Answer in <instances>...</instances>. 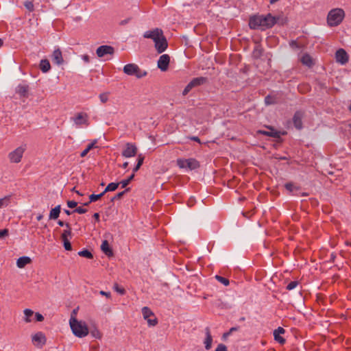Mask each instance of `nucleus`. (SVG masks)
Returning a JSON list of instances; mask_svg holds the SVG:
<instances>
[{
    "label": "nucleus",
    "instance_id": "f257e3e1",
    "mask_svg": "<svg viewBox=\"0 0 351 351\" xmlns=\"http://www.w3.org/2000/svg\"><path fill=\"white\" fill-rule=\"evenodd\" d=\"M69 324L73 333L76 337L82 338L88 335V328L84 322L78 321L76 318L71 316L69 320Z\"/></svg>",
    "mask_w": 351,
    "mask_h": 351
},
{
    "label": "nucleus",
    "instance_id": "f03ea898",
    "mask_svg": "<svg viewBox=\"0 0 351 351\" xmlns=\"http://www.w3.org/2000/svg\"><path fill=\"white\" fill-rule=\"evenodd\" d=\"M345 17V12L341 8L332 9L328 14L327 23L330 27L339 25Z\"/></svg>",
    "mask_w": 351,
    "mask_h": 351
},
{
    "label": "nucleus",
    "instance_id": "7ed1b4c3",
    "mask_svg": "<svg viewBox=\"0 0 351 351\" xmlns=\"http://www.w3.org/2000/svg\"><path fill=\"white\" fill-rule=\"evenodd\" d=\"M123 72L128 75H134L137 78H141L147 75V72L141 70L139 66L133 63L128 64L123 66Z\"/></svg>",
    "mask_w": 351,
    "mask_h": 351
},
{
    "label": "nucleus",
    "instance_id": "20e7f679",
    "mask_svg": "<svg viewBox=\"0 0 351 351\" xmlns=\"http://www.w3.org/2000/svg\"><path fill=\"white\" fill-rule=\"evenodd\" d=\"M287 18L283 15L274 16L271 14L265 16V27H271L275 24L283 25L287 23Z\"/></svg>",
    "mask_w": 351,
    "mask_h": 351
},
{
    "label": "nucleus",
    "instance_id": "39448f33",
    "mask_svg": "<svg viewBox=\"0 0 351 351\" xmlns=\"http://www.w3.org/2000/svg\"><path fill=\"white\" fill-rule=\"evenodd\" d=\"M265 128L268 130H265V136L272 137L274 141V147H277L282 142L281 136L287 134L285 131H278L273 128L265 125Z\"/></svg>",
    "mask_w": 351,
    "mask_h": 351
},
{
    "label": "nucleus",
    "instance_id": "423d86ee",
    "mask_svg": "<svg viewBox=\"0 0 351 351\" xmlns=\"http://www.w3.org/2000/svg\"><path fill=\"white\" fill-rule=\"evenodd\" d=\"M177 165L181 169H188L189 170H194L199 167V162L194 158H178Z\"/></svg>",
    "mask_w": 351,
    "mask_h": 351
},
{
    "label": "nucleus",
    "instance_id": "0eeeda50",
    "mask_svg": "<svg viewBox=\"0 0 351 351\" xmlns=\"http://www.w3.org/2000/svg\"><path fill=\"white\" fill-rule=\"evenodd\" d=\"M25 150V145L20 146L10 152L8 156L10 162L15 163L19 162L23 157Z\"/></svg>",
    "mask_w": 351,
    "mask_h": 351
},
{
    "label": "nucleus",
    "instance_id": "6e6552de",
    "mask_svg": "<svg viewBox=\"0 0 351 351\" xmlns=\"http://www.w3.org/2000/svg\"><path fill=\"white\" fill-rule=\"evenodd\" d=\"M263 25V16L254 15L250 17L249 25L251 29H261Z\"/></svg>",
    "mask_w": 351,
    "mask_h": 351
},
{
    "label": "nucleus",
    "instance_id": "1a4fd4ad",
    "mask_svg": "<svg viewBox=\"0 0 351 351\" xmlns=\"http://www.w3.org/2000/svg\"><path fill=\"white\" fill-rule=\"evenodd\" d=\"M71 119L74 122L77 127H80L82 125H88V116L85 113H77L75 117H71Z\"/></svg>",
    "mask_w": 351,
    "mask_h": 351
},
{
    "label": "nucleus",
    "instance_id": "9d476101",
    "mask_svg": "<svg viewBox=\"0 0 351 351\" xmlns=\"http://www.w3.org/2000/svg\"><path fill=\"white\" fill-rule=\"evenodd\" d=\"M137 152V147L135 145L128 143L122 151V156L125 158H131L134 156Z\"/></svg>",
    "mask_w": 351,
    "mask_h": 351
},
{
    "label": "nucleus",
    "instance_id": "9b49d317",
    "mask_svg": "<svg viewBox=\"0 0 351 351\" xmlns=\"http://www.w3.org/2000/svg\"><path fill=\"white\" fill-rule=\"evenodd\" d=\"M32 343L34 346L41 348L46 343V337L42 332H38L32 336Z\"/></svg>",
    "mask_w": 351,
    "mask_h": 351
},
{
    "label": "nucleus",
    "instance_id": "f8f14e48",
    "mask_svg": "<svg viewBox=\"0 0 351 351\" xmlns=\"http://www.w3.org/2000/svg\"><path fill=\"white\" fill-rule=\"evenodd\" d=\"M155 47L158 53H161L165 51L167 47V41L162 34L155 41Z\"/></svg>",
    "mask_w": 351,
    "mask_h": 351
},
{
    "label": "nucleus",
    "instance_id": "ddd939ff",
    "mask_svg": "<svg viewBox=\"0 0 351 351\" xmlns=\"http://www.w3.org/2000/svg\"><path fill=\"white\" fill-rule=\"evenodd\" d=\"M114 52V48L109 45H101L96 50V53L99 58L104 57L106 55H112Z\"/></svg>",
    "mask_w": 351,
    "mask_h": 351
},
{
    "label": "nucleus",
    "instance_id": "4468645a",
    "mask_svg": "<svg viewBox=\"0 0 351 351\" xmlns=\"http://www.w3.org/2000/svg\"><path fill=\"white\" fill-rule=\"evenodd\" d=\"M170 62V57L168 54H163L160 56L158 60V67L162 71L167 70Z\"/></svg>",
    "mask_w": 351,
    "mask_h": 351
},
{
    "label": "nucleus",
    "instance_id": "2eb2a0df",
    "mask_svg": "<svg viewBox=\"0 0 351 351\" xmlns=\"http://www.w3.org/2000/svg\"><path fill=\"white\" fill-rule=\"evenodd\" d=\"M336 61L341 64H345L348 61V55L343 49H339L335 53Z\"/></svg>",
    "mask_w": 351,
    "mask_h": 351
},
{
    "label": "nucleus",
    "instance_id": "dca6fc26",
    "mask_svg": "<svg viewBox=\"0 0 351 351\" xmlns=\"http://www.w3.org/2000/svg\"><path fill=\"white\" fill-rule=\"evenodd\" d=\"M285 332V330L280 326H279L277 329H275L273 332L274 340L281 345L285 344L286 341L285 339L280 335Z\"/></svg>",
    "mask_w": 351,
    "mask_h": 351
},
{
    "label": "nucleus",
    "instance_id": "f3484780",
    "mask_svg": "<svg viewBox=\"0 0 351 351\" xmlns=\"http://www.w3.org/2000/svg\"><path fill=\"white\" fill-rule=\"evenodd\" d=\"M162 34V31L160 29H155L152 31H147L144 33L143 36L147 38H151L154 41L158 39V37Z\"/></svg>",
    "mask_w": 351,
    "mask_h": 351
},
{
    "label": "nucleus",
    "instance_id": "a211bd4d",
    "mask_svg": "<svg viewBox=\"0 0 351 351\" xmlns=\"http://www.w3.org/2000/svg\"><path fill=\"white\" fill-rule=\"evenodd\" d=\"M280 100V95L278 93H271L265 97V104L270 105L278 103Z\"/></svg>",
    "mask_w": 351,
    "mask_h": 351
},
{
    "label": "nucleus",
    "instance_id": "6ab92c4d",
    "mask_svg": "<svg viewBox=\"0 0 351 351\" xmlns=\"http://www.w3.org/2000/svg\"><path fill=\"white\" fill-rule=\"evenodd\" d=\"M205 335L206 337L204 341V344L205 346V349L206 350H209L212 346L213 337L210 334V328L208 327H206L205 328Z\"/></svg>",
    "mask_w": 351,
    "mask_h": 351
},
{
    "label": "nucleus",
    "instance_id": "aec40b11",
    "mask_svg": "<svg viewBox=\"0 0 351 351\" xmlns=\"http://www.w3.org/2000/svg\"><path fill=\"white\" fill-rule=\"evenodd\" d=\"M52 60L58 65L62 64L64 60L60 49H57L53 51L52 54Z\"/></svg>",
    "mask_w": 351,
    "mask_h": 351
},
{
    "label": "nucleus",
    "instance_id": "412c9836",
    "mask_svg": "<svg viewBox=\"0 0 351 351\" xmlns=\"http://www.w3.org/2000/svg\"><path fill=\"white\" fill-rule=\"evenodd\" d=\"M302 117L300 112H296L293 118L294 126L298 130L302 128Z\"/></svg>",
    "mask_w": 351,
    "mask_h": 351
},
{
    "label": "nucleus",
    "instance_id": "4be33fe9",
    "mask_svg": "<svg viewBox=\"0 0 351 351\" xmlns=\"http://www.w3.org/2000/svg\"><path fill=\"white\" fill-rule=\"evenodd\" d=\"M32 262L31 258L29 256H21L16 261V266L19 268H23L25 265L29 264Z\"/></svg>",
    "mask_w": 351,
    "mask_h": 351
},
{
    "label": "nucleus",
    "instance_id": "5701e85b",
    "mask_svg": "<svg viewBox=\"0 0 351 351\" xmlns=\"http://www.w3.org/2000/svg\"><path fill=\"white\" fill-rule=\"evenodd\" d=\"M29 86L27 84H19L16 88V92L21 97H27Z\"/></svg>",
    "mask_w": 351,
    "mask_h": 351
},
{
    "label": "nucleus",
    "instance_id": "b1692460",
    "mask_svg": "<svg viewBox=\"0 0 351 351\" xmlns=\"http://www.w3.org/2000/svg\"><path fill=\"white\" fill-rule=\"evenodd\" d=\"M300 60L304 65H306L308 67H311L314 64L312 58L307 53L302 55Z\"/></svg>",
    "mask_w": 351,
    "mask_h": 351
},
{
    "label": "nucleus",
    "instance_id": "393cba45",
    "mask_svg": "<svg viewBox=\"0 0 351 351\" xmlns=\"http://www.w3.org/2000/svg\"><path fill=\"white\" fill-rule=\"evenodd\" d=\"M101 249L102 252L107 256L112 255V251L110 247L108 242L106 240L103 241L101 245Z\"/></svg>",
    "mask_w": 351,
    "mask_h": 351
},
{
    "label": "nucleus",
    "instance_id": "a878e982",
    "mask_svg": "<svg viewBox=\"0 0 351 351\" xmlns=\"http://www.w3.org/2000/svg\"><path fill=\"white\" fill-rule=\"evenodd\" d=\"M60 205H58L55 208H52L49 213V219H57L60 215Z\"/></svg>",
    "mask_w": 351,
    "mask_h": 351
},
{
    "label": "nucleus",
    "instance_id": "bb28decb",
    "mask_svg": "<svg viewBox=\"0 0 351 351\" xmlns=\"http://www.w3.org/2000/svg\"><path fill=\"white\" fill-rule=\"evenodd\" d=\"M40 69L43 73L48 72L51 69V65L48 60H41L40 62Z\"/></svg>",
    "mask_w": 351,
    "mask_h": 351
},
{
    "label": "nucleus",
    "instance_id": "cd10ccee",
    "mask_svg": "<svg viewBox=\"0 0 351 351\" xmlns=\"http://www.w3.org/2000/svg\"><path fill=\"white\" fill-rule=\"evenodd\" d=\"M206 81V78L204 77H198L193 79L190 82L191 85H193V87L198 86L199 85L203 84Z\"/></svg>",
    "mask_w": 351,
    "mask_h": 351
},
{
    "label": "nucleus",
    "instance_id": "c85d7f7f",
    "mask_svg": "<svg viewBox=\"0 0 351 351\" xmlns=\"http://www.w3.org/2000/svg\"><path fill=\"white\" fill-rule=\"evenodd\" d=\"M262 54H263V50H262L261 45L256 46L254 47L253 53H252L253 58H255L256 60H257V61H258L261 58Z\"/></svg>",
    "mask_w": 351,
    "mask_h": 351
},
{
    "label": "nucleus",
    "instance_id": "c756f323",
    "mask_svg": "<svg viewBox=\"0 0 351 351\" xmlns=\"http://www.w3.org/2000/svg\"><path fill=\"white\" fill-rule=\"evenodd\" d=\"M142 314H143V318L145 319H147V318H149L152 316L154 317V313L152 312V311L147 306H145L142 308Z\"/></svg>",
    "mask_w": 351,
    "mask_h": 351
},
{
    "label": "nucleus",
    "instance_id": "7c9ffc66",
    "mask_svg": "<svg viewBox=\"0 0 351 351\" xmlns=\"http://www.w3.org/2000/svg\"><path fill=\"white\" fill-rule=\"evenodd\" d=\"M97 142V140H94L91 143L88 144L86 148L81 152L80 156L82 158L85 157L89 151L95 147Z\"/></svg>",
    "mask_w": 351,
    "mask_h": 351
},
{
    "label": "nucleus",
    "instance_id": "2f4dec72",
    "mask_svg": "<svg viewBox=\"0 0 351 351\" xmlns=\"http://www.w3.org/2000/svg\"><path fill=\"white\" fill-rule=\"evenodd\" d=\"M24 313V320L25 322L29 323L32 322L31 317L34 315V311L31 309L26 308L23 311Z\"/></svg>",
    "mask_w": 351,
    "mask_h": 351
},
{
    "label": "nucleus",
    "instance_id": "473e14b6",
    "mask_svg": "<svg viewBox=\"0 0 351 351\" xmlns=\"http://www.w3.org/2000/svg\"><path fill=\"white\" fill-rule=\"evenodd\" d=\"M66 229L64 230L61 235L62 240L69 239V237H71V228H70L69 223H66Z\"/></svg>",
    "mask_w": 351,
    "mask_h": 351
},
{
    "label": "nucleus",
    "instance_id": "72a5a7b5",
    "mask_svg": "<svg viewBox=\"0 0 351 351\" xmlns=\"http://www.w3.org/2000/svg\"><path fill=\"white\" fill-rule=\"evenodd\" d=\"M119 184V183H115V182H111V183L108 184V186H106V188L105 189V190L103 191L104 195L108 191H115L118 188Z\"/></svg>",
    "mask_w": 351,
    "mask_h": 351
},
{
    "label": "nucleus",
    "instance_id": "f704fd0d",
    "mask_svg": "<svg viewBox=\"0 0 351 351\" xmlns=\"http://www.w3.org/2000/svg\"><path fill=\"white\" fill-rule=\"evenodd\" d=\"M137 164L133 169L134 172H136L143 163L144 156L141 154L138 155Z\"/></svg>",
    "mask_w": 351,
    "mask_h": 351
},
{
    "label": "nucleus",
    "instance_id": "c9c22d12",
    "mask_svg": "<svg viewBox=\"0 0 351 351\" xmlns=\"http://www.w3.org/2000/svg\"><path fill=\"white\" fill-rule=\"evenodd\" d=\"M10 203V197L5 196L0 199V208L7 206Z\"/></svg>",
    "mask_w": 351,
    "mask_h": 351
},
{
    "label": "nucleus",
    "instance_id": "e433bc0d",
    "mask_svg": "<svg viewBox=\"0 0 351 351\" xmlns=\"http://www.w3.org/2000/svg\"><path fill=\"white\" fill-rule=\"evenodd\" d=\"M78 255L82 257H85L87 258H92L93 254L91 252L88 250H83L78 252Z\"/></svg>",
    "mask_w": 351,
    "mask_h": 351
},
{
    "label": "nucleus",
    "instance_id": "4c0bfd02",
    "mask_svg": "<svg viewBox=\"0 0 351 351\" xmlns=\"http://www.w3.org/2000/svg\"><path fill=\"white\" fill-rule=\"evenodd\" d=\"M285 189L289 191L290 193H291L293 195H294V192L295 191H298V188H297L292 183H287L285 184Z\"/></svg>",
    "mask_w": 351,
    "mask_h": 351
},
{
    "label": "nucleus",
    "instance_id": "58836bf2",
    "mask_svg": "<svg viewBox=\"0 0 351 351\" xmlns=\"http://www.w3.org/2000/svg\"><path fill=\"white\" fill-rule=\"evenodd\" d=\"M134 174H132L128 179L123 180L120 182V184H121L122 188L126 187L129 183L132 181V180L134 178Z\"/></svg>",
    "mask_w": 351,
    "mask_h": 351
},
{
    "label": "nucleus",
    "instance_id": "ea45409f",
    "mask_svg": "<svg viewBox=\"0 0 351 351\" xmlns=\"http://www.w3.org/2000/svg\"><path fill=\"white\" fill-rule=\"evenodd\" d=\"M215 278L219 282H221V284H223V285L225 286H228L230 283L229 282V280L224 278V277H222L221 276H218V275H216L215 276Z\"/></svg>",
    "mask_w": 351,
    "mask_h": 351
},
{
    "label": "nucleus",
    "instance_id": "a19ab883",
    "mask_svg": "<svg viewBox=\"0 0 351 351\" xmlns=\"http://www.w3.org/2000/svg\"><path fill=\"white\" fill-rule=\"evenodd\" d=\"M298 282L296 280L291 281L289 283H288V285L286 287V289L287 290L289 291L293 290L298 285Z\"/></svg>",
    "mask_w": 351,
    "mask_h": 351
},
{
    "label": "nucleus",
    "instance_id": "79ce46f5",
    "mask_svg": "<svg viewBox=\"0 0 351 351\" xmlns=\"http://www.w3.org/2000/svg\"><path fill=\"white\" fill-rule=\"evenodd\" d=\"M104 195V193H101L98 195L92 194L89 196V202H93L98 200L99 198H101Z\"/></svg>",
    "mask_w": 351,
    "mask_h": 351
},
{
    "label": "nucleus",
    "instance_id": "37998d69",
    "mask_svg": "<svg viewBox=\"0 0 351 351\" xmlns=\"http://www.w3.org/2000/svg\"><path fill=\"white\" fill-rule=\"evenodd\" d=\"M62 241L64 244V247L66 250L70 251L72 250V246L69 239H64L62 240Z\"/></svg>",
    "mask_w": 351,
    "mask_h": 351
},
{
    "label": "nucleus",
    "instance_id": "c03bdc74",
    "mask_svg": "<svg viewBox=\"0 0 351 351\" xmlns=\"http://www.w3.org/2000/svg\"><path fill=\"white\" fill-rule=\"evenodd\" d=\"M24 6L27 10H28L29 12H32L34 10V3L32 1H27L24 3Z\"/></svg>",
    "mask_w": 351,
    "mask_h": 351
},
{
    "label": "nucleus",
    "instance_id": "a18cd8bd",
    "mask_svg": "<svg viewBox=\"0 0 351 351\" xmlns=\"http://www.w3.org/2000/svg\"><path fill=\"white\" fill-rule=\"evenodd\" d=\"M146 320L147 321L148 325L149 326H154L158 323L157 319L156 317H154L153 319L149 317Z\"/></svg>",
    "mask_w": 351,
    "mask_h": 351
},
{
    "label": "nucleus",
    "instance_id": "49530a36",
    "mask_svg": "<svg viewBox=\"0 0 351 351\" xmlns=\"http://www.w3.org/2000/svg\"><path fill=\"white\" fill-rule=\"evenodd\" d=\"M194 88L193 85H191V82H189L187 86L184 88L182 92L183 95H186L188 94V93Z\"/></svg>",
    "mask_w": 351,
    "mask_h": 351
},
{
    "label": "nucleus",
    "instance_id": "de8ad7c7",
    "mask_svg": "<svg viewBox=\"0 0 351 351\" xmlns=\"http://www.w3.org/2000/svg\"><path fill=\"white\" fill-rule=\"evenodd\" d=\"M114 289L117 293H120L121 295H124L125 293V290L123 288L119 287L117 284L114 285Z\"/></svg>",
    "mask_w": 351,
    "mask_h": 351
},
{
    "label": "nucleus",
    "instance_id": "09e8293b",
    "mask_svg": "<svg viewBox=\"0 0 351 351\" xmlns=\"http://www.w3.org/2000/svg\"><path fill=\"white\" fill-rule=\"evenodd\" d=\"M99 99H100V101L102 102V103H106L108 99V94L107 93H101L99 95Z\"/></svg>",
    "mask_w": 351,
    "mask_h": 351
},
{
    "label": "nucleus",
    "instance_id": "8fccbe9b",
    "mask_svg": "<svg viewBox=\"0 0 351 351\" xmlns=\"http://www.w3.org/2000/svg\"><path fill=\"white\" fill-rule=\"evenodd\" d=\"M73 212L82 214V213H85L86 212V209L84 208L83 206H80V207H77V208H75V210H73Z\"/></svg>",
    "mask_w": 351,
    "mask_h": 351
},
{
    "label": "nucleus",
    "instance_id": "3c124183",
    "mask_svg": "<svg viewBox=\"0 0 351 351\" xmlns=\"http://www.w3.org/2000/svg\"><path fill=\"white\" fill-rule=\"evenodd\" d=\"M8 235V229L0 230V239H3Z\"/></svg>",
    "mask_w": 351,
    "mask_h": 351
},
{
    "label": "nucleus",
    "instance_id": "603ef678",
    "mask_svg": "<svg viewBox=\"0 0 351 351\" xmlns=\"http://www.w3.org/2000/svg\"><path fill=\"white\" fill-rule=\"evenodd\" d=\"M215 351H228V350L227 347L224 344L220 343L217 347Z\"/></svg>",
    "mask_w": 351,
    "mask_h": 351
},
{
    "label": "nucleus",
    "instance_id": "864d4df0",
    "mask_svg": "<svg viewBox=\"0 0 351 351\" xmlns=\"http://www.w3.org/2000/svg\"><path fill=\"white\" fill-rule=\"evenodd\" d=\"M128 191V189H126L122 192L117 193L113 198H112V201H114L116 199L121 198L123 197V195L125 194V193Z\"/></svg>",
    "mask_w": 351,
    "mask_h": 351
},
{
    "label": "nucleus",
    "instance_id": "5fc2aeb1",
    "mask_svg": "<svg viewBox=\"0 0 351 351\" xmlns=\"http://www.w3.org/2000/svg\"><path fill=\"white\" fill-rule=\"evenodd\" d=\"M77 205V203L75 201H68L67 206L70 208H74Z\"/></svg>",
    "mask_w": 351,
    "mask_h": 351
},
{
    "label": "nucleus",
    "instance_id": "6e6d98bb",
    "mask_svg": "<svg viewBox=\"0 0 351 351\" xmlns=\"http://www.w3.org/2000/svg\"><path fill=\"white\" fill-rule=\"evenodd\" d=\"M35 318L37 322H43L44 319V317L39 313L35 314Z\"/></svg>",
    "mask_w": 351,
    "mask_h": 351
},
{
    "label": "nucleus",
    "instance_id": "4d7b16f0",
    "mask_svg": "<svg viewBox=\"0 0 351 351\" xmlns=\"http://www.w3.org/2000/svg\"><path fill=\"white\" fill-rule=\"evenodd\" d=\"M82 59L86 62V63H88L90 62V58L88 55L86 54H84V55H82Z\"/></svg>",
    "mask_w": 351,
    "mask_h": 351
},
{
    "label": "nucleus",
    "instance_id": "13d9d810",
    "mask_svg": "<svg viewBox=\"0 0 351 351\" xmlns=\"http://www.w3.org/2000/svg\"><path fill=\"white\" fill-rule=\"evenodd\" d=\"M99 293L101 295H104L107 298H110V292H106L104 291H100Z\"/></svg>",
    "mask_w": 351,
    "mask_h": 351
},
{
    "label": "nucleus",
    "instance_id": "bf43d9fd",
    "mask_svg": "<svg viewBox=\"0 0 351 351\" xmlns=\"http://www.w3.org/2000/svg\"><path fill=\"white\" fill-rule=\"evenodd\" d=\"M64 212L67 215H71V214L74 213V212H73V210H67V209H64Z\"/></svg>",
    "mask_w": 351,
    "mask_h": 351
},
{
    "label": "nucleus",
    "instance_id": "052dcab7",
    "mask_svg": "<svg viewBox=\"0 0 351 351\" xmlns=\"http://www.w3.org/2000/svg\"><path fill=\"white\" fill-rule=\"evenodd\" d=\"M58 223L60 226H64L67 223H65L64 221H58Z\"/></svg>",
    "mask_w": 351,
    "mask_h": 351
},
{
    "label": "nucleus",
    "instance_id": "680f3d73",
    "mask_svg": "<svg viewBox=\"0 0 351 351\" xmlns=\"http://www.w3.org/2000/svg\"><path fill=\"white\" fill-rule=\"evenodd\" d=\"M93 217L95 218V219H98L99 217V214L98 213H95L93 214Z\"/></svg>",
    "mask_w": 351,
    "mask_h": 351
},
{
    "label": "nucleus",
    "instance_id": "e2e57ef3",
    "mask_svg": "<svg viewBox=\"0 0 351 351\" xmlns=\"http://www.w3.org/2000/svg\"><path fill=\"white\" fill-rule=\"evenodd\" d=\"M242 214H243V216L244 217H245V218H250V217H252V215H248L246 213H242Z\"/></svg>",
    "mask_w": 351,
    "mask_h": 351
},
{
    "label": "nucleus",
    "instance_id": "0e129e2a",
    "mask_svg": "<svg viewBox=\"0 0 351 351\" xmlns=\"http://www.w3.org/2000/svg\"><path fill=\"white\" fill-rule=\"evenodd\" d=\"M191 139L195 141L199 142V138L197 136H193L191 138Z\"/></svg>",
    "mask_w": 351,
    "mask_h": 351
},
{
    "label": "nucleus",
    "instance_id": "69168bd1",
    "mask_svg": "<svg viewBox=\"0 0 351 351\" xmlns=\"http://www.w3.org/2000/svg\"><path fill=\"white\" fill-rule=\"evenodd\" d=\"M128 162H125L123 164V165H122L123 168H124V169L127 168V167H128Z\"/></svg>",
    "mask_w": 351,
    "mask_h": 351
},
{
    "label": "nucleus",
    "instance_id": "338daca9",
    "mask_svg": "<svg viewBox=\"0 0 351 351\" xmlns=\"http://www.w3.org/2000/svg\"><path fill=\"white\" fill-rule=\"evenodd\" d=\"M43 218V215H38L37 217H36V219H42Z\"/></svg>",
    "mask_w": 351,
    "mask_h": 351
},
{
    "label": "nucleus",
    "instance_id": "774afa93",
    "mask_svg": "<svg viewBox=\"0 0 351 351\" xmlns=\"http://www.w3.org/2000/svg\"><path fill=\"white\" fill-rule=\"evenodd\" d=\"M76 314V310L74 309L72 312V315H75Z\"/></svg>",
    "mask_w": 351,
    "mask_h": 351
}]
</instances>
